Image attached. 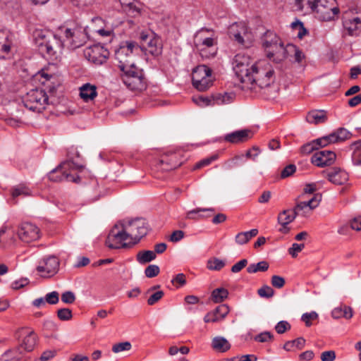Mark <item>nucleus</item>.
Masks as SVG:
<instances>
[{"instance_id": "obj_56", "label": "nucleus", "mask_w": 361, "mask_h": 361, "mask_svg": "<svg viewBox=\"0 0 361 361\" xmlns=\"http://www.w3.org/2000/svg\"><path fill=\"white\" fill-rule=\"evenodd\" d=\"M46 302L50 305H56L59 301V294L57 291H52L45 295Z\"/></svg>"}, {"instance_id": "obj_12", "label": "nucleus", "mask_w": 361, "mask_h": 361, "mask_svg": "<svg viewBox=\"0 0 361 361\" xmlns=\"http://www.w3.org/2000/svg\"><path fill=\"white\" fill-rule=\"evenodd\" d=\"M84 56L89 61L101 65L106 62L109 56V51L101 44H96L87 47L84 50Z\"/></svg>"}, {"instance_id": "obj_3", "label": "nucleus", "mask_w": 361, "mask_h": 361, "mask_svg": "<svg viewBox=\"0 0 361 361\" xmlns=\"http://www.w3.org/2000/svg\"><path fill=\"white\" fill-rule=\"evenodd\" d=\"M83 166L74 162L71 159L61 163L56 168L52 169L47 175L49 180L53 182L68 181L79 183L80 177L73 173L75 171H80Z\"/></svg>"}, {"instance_id": "obj_8", "label": "nucleus", "mask_w": 361, "mask_h": 361, "mask_svg": "<svg viewBox=\"0 0 361 361\" xmlns=\"http://www.w3.org/2000/svg\"><path fill=\"white\" fill-rule=\"evenodd\" d=\"M212 69L206 65H200L194 68L192 73V83L199 91H206L212 85Z\"/></svg>"}, {"instance_id": "obj_25", "label": "nucleus", "mask_w": 361, "mask_h": 361, "mask_svg": "<svg viewBox=\"0 0 361 361\" xmlns=\"http://www.w3.org/2000/svg\"><path fill=\"white\" fill-rule=\"evenodd\" d=\"M343 27L348 30L350 35H357L361 30V20L358 17L345 20Z\"/></svg>"}, {"instance_id": "obj_17", "label": "nucleus", "mask_w": 361, "mask_h": 361, "mask_svg": "<svg viewBox=\"0 0 361 361\" xmlns=\"http://www.w3.org/2000/svg\"><path fill=\"white\" fill-rule=\"evenodd\" d=\"M326 178L334 185H341L349 180L348 173L340 167H333L326 173Z\"/></svg>"}, {"instance_id": "obj_21", "label": "nucleus", "mask_w": 361, "mask_h": 361, "mask_svg": "<svg viewBox=\"0 0 361 361\" xmlns=\"http://www.w3.org/2000/svg\"><path fill=\"white\" fill-rule=\"evenodd\" d=\"M140 49L147 50L154 57L159 56L162 54L163 49L161 39L155 35L147 42L145 47H141Z\"/></svg>"}, {"instance_id": "obj_50", "label": "nucleus", "mask_w": 361, "mask_h": 361, "mask_svg": "<svg viewBox=\"0 0 361 361\" xmlns=\"http://www.w3.org/2000/svg\"><path fill=\"white\" fill-rule=\"evenodd\" d=\"M160 271L159 266L156 264L149 265L145 270V274L148 278H154L157 276Z\"/></svg>"}, {"instance_id": "obj_37", "label": "nucleus", "mask_w": 361, "mask_h": 361, "mask_svg": "<svg viewBox=\"0 0 361 361\" xmlns=\"http://www.w3.org/2000/svg\"><path fill=\"white\" fill-rule=\"evenodd\" d=\"M228 296V291L224 288H218L212 290L211 299L214 302H223Z\"/></svg>"}, {"instance_id": "obj_41", "label": "nucleus", "mask_w": 361, "mask_h": 361, "mask_svg": "<svg viewBox=\"0 0 361 361\" xmlns=\"http://www.w3.org/2000/svg\"><path fill=\"white\" fill-rule=\"evenodd\" d=\"M338 142H343L352 137L353 134L345 128H339L335 132Z\"/></svg>"}, {"instance_id": "obj_32", "label": "nucleus", "mask_w": 361, "mask_h": 361, "mask_svg": "<svg viewBox=\"0 0 361 361\" xmlns=\"http://www.w3.org/2000/svg\"><path fill=\"white\" fill-rule=\"evenodd\" d=\"M290 53H294L295 61L297 63H300L305 58V55L302 51L298 47L292 44H288L285 47L284 59L288 57Z\"/></svg>"}, {"instance_id": "obj_46", "label": "nucleus", "mask_w": 361, "mask_h": 361, "mask_svg": "<svg viewBox=\"0 0 361 361\" xmlns=\"http://www.w3.org/2000/svg\"><path fill=\"white\" fill-rule=\"evenodd\" d=\"M218 158L216 154L212 155L209 157L203 159L195 164L193 166V170L200 169L202 167L209 165L212 161H215Z\"/></svg>"}, {"instance_id": "obj_48", "label": "nucleus", "mask_w": 361, "mask_h": 361, "mask_svg": "<svg viewBox=\"0 0 361 361\" xmlns=\"http://www.w3.org/2000/svg\"><path fill=\"white\" fill-rule=\"evenodd\" d=\"M131 347L132 345L130 342H121L114 345L112 347V351L115 353H118L124 350H130Z\"/></svg>"}, {"instance_id": "obj_54", "label": "nucleus", "mask_w": 361, "mask_h": 361, "mask_svg": "<svg viewBox=\"0 0 361 361\" xmlns=\"http://www.w3.org/2000/svg\"><path fill=\"white\" fill-rule=\"evenodd\" d=\"M75 299L74 293L71 290L65 291L61 294V301L66 304H73Z\"/></svg>"}, {"instance_id": "obj_60", "label": "nucleus", "mask_w": 361, "mask_h": 361, "mask_svg": "<svg viewBox=\"0 0 361 361\" xmlns=\"http://www.w3.org/2000/svg\"><path fill=\"white\" fill-rule=\"evenodd\" d=\"M296 171V166L294 164H289L286 166L281 173V177L286 178L293 175Z\"/></svg>"}, {"instance_id": "obj_16", "label": "nucleus", "mask_w": 361, "mask_h": 361, "mask_svg": "<svg viewBox=\"0 0 361 361\" xmlns=\"http://www.w3.org/2000/svg\"><path fill=\"white\" fill-rule=\"evenodd\" d=\"M336 155L331 150L322 149L315 152L312 157V163L319 167L331 166L336 160Z\"/></svg>"}, {"instance_id": "obj_18", "label": "nucleus", "mask_w": 361, "mask_h": 361, "mask_svg": "<svg viewBox=\"0 0 361 361\" xmlns=\"http://www.w3.org/2000/svg\"><path fill=\"white\" fill-rule=\"evenodd\" d=\"M253 136V133L249 129H243L228 133L224 136V140L232 143L238 144L247 141Z\"/></svg>"}, {"instance_id": "obj_13", "label": "nucleus", "mask_w": 361, "mask_h": 361, "mask_svg": "<svg viewBox=\"0 0 361 361\" xmlns=\"http://www.w3.org/2000/svg\"><path fill=\"white\" fill-rule=\"evenodd\" d=\"M234 94L233 93L224 92L223 94L217 93L213 94L212 99L204 97L193 98V102L200 106H207L209 105H221L228 104L233 101Z\"/></svg>"}, {"instance_id": "obj_62", "label": "nucleus", "mask_w": 361, "mask_h": 361, "mask_svg": "<svg viewBox=\"0 0 361 361\" xmlns=\"http://www.w3.org/2000/svg\"><path fill=\"white\" fill-rule=\"evenodd\" d=\"M15 354L16 352L8 350L1 356L0 360H4V361H18L19 357L15 355Z\"/></svg>"}, {"instance_id": "obj_58", "label": "nucleus", "mask_w": 361, "mask_h": 361, "mask_svg": "<svg viewBox=\"0 0 361 361\" xmlns=\"http://www.w3.org/2000/svg\"><path fill=\"white\" fill-rule=\"evenodd\" d=\"M285 279L278 275H274L271 279V285L276 288H281L285 285Z\"/></svg>"}, {"instance_id": "obj_53", "label": "nucleus", "mask_w": 361, "mask_h": 361, "mask_svg": "<svg viewBox=\"0 0 361 361\" xmlns=\"http://www.w3.org/2000/svg\"><path fill=\"white\" fill-rule=\"evenodd\" d=\"M164 295V293L162 290H158L152 293L147 299V304L149 305H154L158 302Z\"/></svg>"}, {"instance_id": "obj_33", "label": "nucleus", "mask_w": 361, "mask_h": 361, "mask_svg": "<svg viewBox=\"0 0 361 361\" xmlns=\"http://www.w3.org/2000/svg\"><path fill=\"white\" fill-rule=\"evenodd\" d=\"M353 149L352 162L354 166H361V140L353 142L351 145Z\"/></svg>"}, {"instance_id": "obj_22", "label": "nucleus", "mask_w": 361, "mask_h": 361, "mask_svg": "<svg viewBox=\"0 0 361 361\" xmlns=\"http://www.w3.org/2000/svg\"><path fill=\"white\" fill-rule=\"evenodd\" d=\"M80 96L85 102L92 101L97 96V87L90 83H86L80 87Z\"/></svg>"}, {"instance_id": "obj_30", "label": "nucleus", "mask_w": 361, "mask_h": 361, "mask_svg": "<svg viewBox=\"0 0 361 361\" xmlns=\"http://www.w3.org/2000/svg\"><path fill=\"white\" fill-rule=\"evenodd\" d=\"M123 9L132 16L140 13V8L136 5L135 0H118Z\"/></svg>"}, {"instance_id": "obj_4", "label": "nucleus", "mask_w": 361, "mask_h": 361, "mask_svg": "<svg viewBox=\"0 0 361 361\" xmlns=\"http://www.w3.org/2000/svg\"><path fill=\"white\" fill-rule=\"evenodd\" d=\"M261 43L269 59L276 63L284 59V44L274 31L267 30L264 32L261 36Z\"/></svg>"}, {"instance_id": "obj_43", "label": "nucleus", "mask_w": 361, "mask_h": 361, "mask_svg": "<svg viewBox=\"0 0 361 361\" xmlns=\"http://www.w3.org/2000/svg\"><path fill=\"white\" fill-rule=\"evenodd\" d=\"M257 293L261 298H271L274 295V290L270 286L264 285L262 288L258 289Z\"/></svg>"}, {"instance_id": "obj_26", "label": "nucleus", "mask_w": 361, "mask_h": 361, "mask_svg": "<svg viewBox=\"0 0 361 361\" xmlns=\"http://www.w3.org/2000/svg\"><path fill=\"white\" fill-rule=\"evenodd\" d=\"M215 209L214 208H200L197 207L194 209L190 210L185 214V219H190L193 221H199L200 219H204L208 218L209 215H204L202 214L201 212H214Z\"/></svg>"}, {"instance_id": "obj_1", "label": "nucleus", "mask_w": 361, "mask_h": 361, "mask_svg": "<svg viewBox=\"0 0 361 361\" xmlns=\"http://www.w3.org/2000/svg\"><path fill=\"white\" fill-rule=\"evenodd\" d=\"M233 66L243 90L257 92L259 90L269 87L274 80V71L266 61L252 63L249 56L238 54L233 59Z\"/></svg>"}, {"instance_id": "obj_63", "label": "nucleus", "mask_w": 361, "mask_h": 361, "mask_svg": "<svg viewBox=\"0 0 361 361\" xmlns=\"http://www.w3.org/2000/svg\"><path fill=\"white\" fill-rule=\"evenodd\" d=\"M247 264V260L246 259H243L240 260L239 262H238L236 264H235L231 267V270L233 273H238V272L240 271L244 267H245Z\"/></svg>"}, {"instance_id": "obj_39", "label": "nucleus", "mask_w": 361, "mask_h": 361, "mask_svg": "<svg viewBox=\"0 0 361 361\" xmlns=\"http://www.w3.org/2000/svg\"><path fill=\"white\" fill-rule=\"evenodd\" d=\"M269 263L267 261H261L257 264H250L247 268V271L249 274H254L257 271H266L269 269Z\"/></svg>"}, {"instance_id": "obj_49", "label": "nucleus", "mask_w": 361, "mask_h": 361, "mask_svg": "<svg viewBox=\"0 0 361 361\" xmlns=\"http://www.w3.org/2000/svg\"><path fill=\"white\" fill-rule=\"evenodd\" d=\"M322 200V194L317 193L314 194V196L309 200L308 201H305L306 203L307 207L310 208V209H315L319 204V202Z\"/></svg>"}, {"instance_id": "obj_45", "label": "nucleus", "mask_w": 361, "mask_h": 361, "mask_svg": "<svg viewBox=\"0 0 361 361\" xmlns=\"http://www.w3.org/2000/svg\"><path fill=\"white\" fill-rule=\"evenodd\" d=\"M57 317L61 321H68L73 317L72 311L69 308H61L57 311Z\"/></svg>"}, {"instance_id": "obj_61", "label": "nucleus", "mask_w": 361, "mask_h": 361, "mask_svg": "<svg viewBox=\"0 0 361 361\" xmlns=\"http://www.w3.org/2000/svg\"><path fill=\"white\" fill-rule=\"evenodd\" d=\"M305 247V245L303 243L298 244L293 243L292 247L288 249V253L293 257H295L298 255V253L300 252Z\"/></svg>"}, {"instance_id": "obj_9", "label": "nucleus", "mask_w": 361, "mask_h": 361, "mask_svg": "<svg viewBox=\"0 0 361 361\" xmlns=\"http://www.w3.org/2000/svg\"><path fill=\"white\" fill-rule=\"evenodd\" d=\"M49 97L42 89L31 90L23 100L24 106L30 111L40 112L48 104Z\"/></svg>"}, {"instance_id": "obj_28", "label": "nucleus", "mask_w": 361, "mask_h": 361, "mask_svg": "<svg viewBox=\"0 0 361 361\" xmlns=\"http://www.w3.org/2000/svg\"><path fill=\"white\" fill-rule=\"evenodd\" d=\"M176 154H171V157H164L160 160V164L163 166V169L170 171L175 169L181 165V162L176 160Z\"/></svg>"}, {"instance_id": "obj_42", "label": "nucleus", "mask_w": 361, "mask_h": 361, "mask_svg": "<svg viewBox=\"0 0 361 361\" xmlns=\"http://www.w3.org/2000/svg\"><path fill=\"white\" fill-rule=\"evenodd\" d=\"M291 27L295 30H298L297 36L299 39H302L307 32V30L304 27L303 23L299 20L293 22L291 23Z\"/></svg>"}, {"instance_id": "obj_31", "label": "nucleus", "mask_w": 361, "mask_h": 361, "mask_svg": "<svg viewBox=\"0 0 361 361\" xmlns=\"http://www.w3.org/2000/svg\"><path fill=\"white\" fill-rule=\"evenodd\" d=\"M212 345L214 350L221 353L227 351L231 348L229 342L225 338L221 336H216L214 338Z\"/></svg>"}, {"instance_id": "obj_6", "label": "nucleus", "mask_w": 361, "mask_h": 361, "mask_svg": "<svg viewBox=\"0 0 361 361\" xmlns=\"http://www.w3.org/2000/svg\"><path fill=\"white\" fill-rule=\"evenodd\" d=\"M139 49V44L135 42H122L114 50L115 59L118 61V68H122L123 66L133 63L134 56L138 54Z\"/></svg>"}, {"instance_id": "obj_23", "label": "nucleus", "mask_w": 361, "mask_h": 361, "mask_svg": "<svg viewBox=\"0 0 361 361\" xmlns=\"http://www.w3.org/2000/svg\"><path fill=\"white\" fill-rule=\"evenodd\" d=\"M11 194L13 198V204H16V198L19 196L27 197L32 195V190L25 183H20L11 189Z\"/></svg>"}, {"instance_id": "obj_29", "label": "nucleus", "mask_w": 361, "mask_h": 361, "mask_svg": "<svg viewBox=\"0 0 361 361\" xmlns=\"http://www.w3.org/2000/svg\"><path fill=\"white\" fill-rule=\"evenodd\" d=\"M297 214L293 209H285L279 213L278 216V222L281 226L288 225L294 221Z\"/></svg>"}, {"instance_id": "obj_47", "label": "nucleus", "mask_w": 361, "mask_h": 361, "mask_svg": "<svg viewBox=\"0 0 361 361\" xmlns=\"http://www.w3.org/2000/svg\"><path fill=\"white\" fill-rule=\"evenodd\" d=\"M213 311L221 319H223L228 314L230 309L227 305L222 304L217 306Z\"/></svg>"}, {"instance_id": "obj_57", "label": "nucleus", "mask_w": 361, "mask_h": 361, "mask_svg": "<svg viewBox=\"0 0 361 361\" xmlns=\"http://www.w3.org/2000/svg\"><path fill=\"white\" fill-rule=\"evenodd\" d=\"M171 283L177 288L184 286L186 283L185 275L183 273L176 274L172 279Z\"/></svg>"}, {"instance_id": "obj_35", "label": "nucleus", "mask_w": 361, "mask_h": 361, "mask_svg": "<svg viewBox=\"0 0 361 361\" xmlns=\"http://www.w3.org/2000/svg\"><path fill=\"white\" fill-rule=\"evenodd\" d=\"M157 255L154 251L143 250L137 252L136 260L140 264H145L155 259Z\"/></svg>"}, {"instance_id": "obj_7", "label": "nucleus", "mask_w": 361, "mask_h": 361, "mask_svg": "<svg viewBox=\"0 0 361 361\" xmlns=\"http://www.w3.org/2000/svg\"><path fill=\"white\" fill-rule=\"evenodd\" d=\"M129 238L130 236L125 224L121 225V229L116 224L110 231L106 239V245L111 249L130 248L133 246L132 242L125 243Z\"/></svg>"}, {"instance_id": "obj_5", "label": "nucleus", "mask_w": 361, "mask_h": 361, "mask_svg": "<svg viewBox=\"0 0 361 361\" xmlns=\"http://www.w3.org/2000/svg\"><path fill=\"white\" fill-rule=\"evenodd\" d=\"M120 70L123 73L121 80L128 89L142 91L146 88L147 82L143 70L136 66L134 63L123 66Z\"/></svg>"}, {"instance_id": "obj_14", "label": "nucleus", "mask_w": 361, "mask_h": 361, "mask_svg": "<svg viewBox=\"0 0 361 361\" xmlns=\"http://www.w3.org/2000/svg\"><path fill=\"white\" fill-rule=\"evenodd\" d=\"M65 42L71 49H75L82 47L86 42V34L80 28H66L64 32Z\"/></svg>"}, {"instance_id": "obj_36", "label": "nucleus", "mask_w": 361, "mask_h": 361, "mask_svg": "<svg viewBox=\"0 0 361 361\" xmlns=\"http://www.w3.org/2000/svg\"><path fill=\"white\" fill-rule=\"evenodd\" d=\"M37 342V336L34 331H30L23 339L20 348L30 352L33 350Z\"/></svg>"}, {"instance_id": "obj_24", "label": "nucleus", "mask_w": 361, "mask_h": 361, "mask_svg": "<svg viewBox=\"0 0 361 361\" xmlns=\"http://www.w3.org/2000/svg\"><path fill=\"white\" fill-rule=\"evenodd\" d=\"M306 120L310 123H324L327 121L326 111L317 109L310 111L306 116Z\"/></svg>"}, {"instance_id": "obj_20", "label": "nucleus", "mask_w": 361, "mask_h": 361, "mask_svg": "<svg viewBox=\"0 0 361 361\" xmlns=\"http://www.w3.org/2000/svg\"><path fill=\"white\" fill-rule=\"evenodd\" d=\"M59 267V259L55 256H49L44 259V265L38 266L37 270L39 272H47L49 276H52L58 271Z\"/></svg>"}, {"instance_id": "obj_10", "label": "nucleus", "mask_w": 361, "mask_h": 361, "mask_svg": "<svg viewBox=\"0 0 361 361\" xmlns=\"http://www.w3.org/2000/svg\"><path fill=\"white\" fill-rule=\"evenodd\" d=\"M327 3L326 0H307L310 8L324 21L334 20L340 12L338 7L329 6Z\"/></svg>"}, {"instance_id": "obj_34", "label": "nucleus", "mask_w": 361, "mask_h": 361, "mask_svg": "<svg viewBox=\"0 0 361 361\" xmlns=\"http://www.w3.org/2000/svg\"><path fill=\"white\" fill-rule=\"evenodd\" d=\"M11 42L8 36L4 32H0V59L5 58V55L11 50Z\"/></svg>"}, {"instance_id": "obj_19", "label": "nucleus", "mask_w": 361, "mask_h": 361, "mask_svg": "<svg viewBox=\"0 0 361 361\" xmlns=\"http://www.w3.org/2000/svg\"><path fill=\"white\" fill-rule=\"evenodd\" d=\"M247 32V27L242 23H235L228 29L230 37L240 44H244V36L246 35Z\"/></svg>"}, {"instance_id": "obj_27", "label": "nucleus", "mask_w": 361, "mask_h": 361, "mask_svg": "<svg viewBox=\"0 0 361 361\" xmlns=\"http://www.w3.org/2000/svg\"><path fill=\"white\" fill-rule=\"evenodd\" d=\"M331 315L334 319L343 317L345 319H351L353 316V309L347 305H341L334 308L331 312Z\"/></svg>"}, {"instance_id": "obj_55", "label": "nucleus", "mask_w": 361, "mask_h": 361, "mask_svg": "<svg viewBox=\"0 0 361 361\" xmlns=\"http://www.w3.org/2000/svg\"><path fill=\"white\" fill-rule=\"evenodd\" d=\"M290 324L287 321L283 320L280 321L275 326V330L279 334L285 333L286 331L290 330Z\"/></svg>"}, {"instance_id": "obj_51", "label": "nucleus", "mask_w": 361, "mask_h": 361, "mask_svg": "<svg viewBox=\"0 0 361 361\" xmlns=\"http://www.w3.org/2000/svg\"><path fill=\"white\" fill-rule=\"evenodd\" d=\"M155 34L152 32H145L142 31L140 33L139 39L140 42V45H139L140 49L141 47H145V44L147 41H149L152 37H153Z\"/></svg>"}, {"instance_id": "obj_64", "label": "nucleus", "mask_w": 361, "mask_h": 361, "mask_svg": "<svg viewBox=\"0 0 361 361\" xmlns=\"http://www.w3.org/2000/svg\"><path fill=\"white\" fill-rule=\"evenodd\" d=\"M336 359V353L334 350L324 351L321 354L322 361H334Z\"/></svg>"}, {"instance_id": "obj_40", "label": "nucleus", "mask_w": 361, "mask_h": 361, "mask_svg": "<svg viewBox=\"0 0 361 361\" xmlns=\"http://www.w3.org/2000/svg\"><path fill=\"white\" fill-rule=\"evenodd\" d=\"M226 265V262L217 257H213L208 259L207 268L209 270L219 271Z\"/></svg>"}, {"instance_id": "obj_52", "label": "nucleus", "mask_w": 361, "mask_h": 361, "mask_svg": "<svg viewBox=\"0 0 361 361\" xmlns=\"http://www.w3.org/2000/svg\"><path fill=\"white\" fill-rule=\"evenodd\" d=\"M317 146L313 141L307 142L303 145L300 149V152L302 154L307 155L312 153L313 151L317 150Z\"/></svg>"}, {"instance_id": "obj_44", "label": "nucleus", "mask_w": 361, "mask_h": 361, "mask_svg": "<svg viewBox=\"0 0 361 361\" xmlns=\"http://www.w3.org/2000/svg\"><path fill=\"white\" fill-rule=\"evenodd\" d=\"M274 336L270 331H264L255 336L254 339L259 343H267L273 340Z\"/></svg>"}, {"instance_id": "obj_15", "label": "nucleus", "mask_w": 361, "mask_h": 361, "mask_svg": "<svg viewBox=\"0 0 361 361\" xmlns=\"http://www.w3.org/2000/svg\"><path fill=\"white\" fill-rule=\"evenodd\" d=\"M18 234L22 241L28 243L39 238V229L32 223L24 222L20 224Z\"/></svg>"}, {"instance_id": "obj_38", "label": "nucleus", "mask_w": 361, "mask_h": 361, "mask_svg": "<svg viewBox=\"0 0 361 361\" xmlns=\"http://www.w3.org/2000/svg\"><path fill=\"white\" fill-rule=\"evenodd\" d=\"M305 345V339L302 337H299L293 341H288L283 345V349L286 351H290L293 348L301 350Z\"/></svg>"}, {"instance_id": "obj_59", "label": "nucleus", "mask_w": 361, "mask_h": 361, "mask_svg": "<svg viewBox=\"0 0 361 361\" xmlns=\"http://www.w3.org/2000/svg\"><path fill=\"white\" fill-rule=\"evenodd\" d=\"M318 317V314L316 312H311L310 313H305L302 315L301 319L305 323L307 326L312 325L311 320L316 319Z\"/></svg>"}, {"instance_id": "obj_11", "label": "nucleus", "mask_w": 361, "mask_h": 361, "mask_svg": "<svg viewBox=\"0 0 361 361\" xmlns=\"http://www.w3.org/2000/svg\"><path fill=\"white\" fill-rule=\"evenodd\" d=\"M126 229L128 231L130 238L133 240V245L137 244L142 238L145 236L149 231V225L145 219L136 218L125 224Z\"/></svg>"}, {"instance_id": "obj_2", "label": "nucleus", "mask_w": 361, "mask_h": 361, "mask_svg": "<svg viewBox=\"0 0 361 361\" xmlns=\"http://www.w3.org/2000/svg\"><path fill=\"white\" fill-rule=\"evenodd\" d=\"M35 42L40 54L51 60H56L63 47V42L56 35L38 30L35 32Z\"/></svg>"}]
</instances>
